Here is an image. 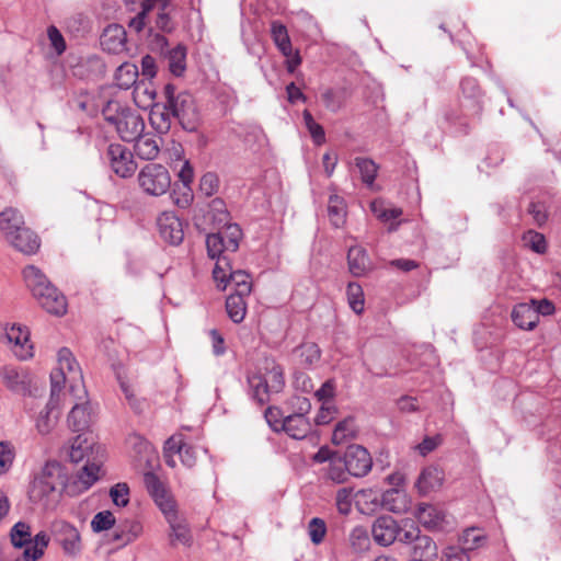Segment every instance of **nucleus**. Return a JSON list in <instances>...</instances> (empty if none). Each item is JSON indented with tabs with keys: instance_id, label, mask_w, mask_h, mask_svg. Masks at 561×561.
I'll use <instances>...</instances> for the list:
<instances>
[{
	"instance_id": "nucleus-30",
	"label": "nucleus",
	"mask_w": 561,
	"mask_h": 561,
	"mask_svg": "<svg viewBox=\"0 0 561 561\" xmlns=\"http://www.w3.org/2000/svg\"><path fill=\"white\" fill-rule=\"evenodd\" d=\"M443 480V472L438 468L427 467L420 473L415 482V488L421 494H427L439 488Z\"/></svg>"
},
{
	"instance_id": "nucleus-61",
	"label": "nucleus",
	"mask_w": 561,
	"mask_h": 561,
	"mask_svg": "<svg viewBox=\"0 0 561 561\" xmlns=\"http://www.w3.org/2000/svg\"><path fill=\"white\" fill-rule=\"evenodd\" d=\"M157 19L156 26L162 32H171L174 28V23L170 18L171 12V0H167L165 8L156 9Z\"/></svg>"
},
{
	"instance_id": "nucleus-48",
	"label": "nucleus",
	"mask_w": 561,
	"mask_h": 561,
	"mask_svg": "<svg viewBox=\"0 0 561 561\" xmlns=\"http://www.w3.org/2000/svg\"><path fill=\"white\" fill-rule=\"evenodd\" d=\"M322 101L327 110L336 113L345 102V91L343 89L329 88L322 92Z\"/></svg>"
},
{
	"instance_id": "nucleus-3",
	"label": "nucleus",
	"mask_w": 561,
	"mask_h": 561,
	"mask_svg": "<svg viewBox=\"0 0 561 561\" xmlns=\"http://www.w3.org/2000/svg\"><path fill=\"white\" fill-rule=\"evenodd\" d=\"M66 484L67 478L61 466L57 461H47L31 484L30 499L47 506L50 496L65 492Z\"/></svg>"
},
{
	"instance_id": "nucleus-38",
	"label": "nucleus",
	"mask_w": 561,
	"mask_h": 561,
	"mask_svg": "<svg viewBox=\"0 0 561 561\" xmlns=\"http://www.w3.org/2000/svg\"><path fill=\"white\" fill-rule=\"evenodd\" d=\"M461 93L465 99L472 103V108L476 113H480L482 110L481 98L482 91L479 87L478 81L471 77H465L460 81Z\"/></svg>"
},
{
	"instance_id": "nucleus-20",
	"label": "nucleus",
	"mask_w": 561,
	"mask_h": 561,
	"mask_svg": "<svg viewBox=\"0 0 561 561\" xmlns=\"http://www.w3.org/2000/svg\"><path fill=\"white\" fill-rule=\"evenodd\" d=\"M248 385L251 399L260 405L266 404L271 399V394L275 393L262 371L248 376Z\"/></svg>"
},
{
	"instance_id": "nucleus-39",
	"label": "nucleus",
	"mask_w": 561,
	"mask_h": 561,
	"mask_svg": "<svg viewBox=\"0 0 561 561\" xmlns=\"http://www.w3.org/2000/svg\"><path fill=\"white\" fill-rule=\"evenodd\" d=\"M272 38L285 57H290L293 53V46L286 26L277 21L271 24Z\"/></svg>"
},
{
	"instance_id": "nucleus-53",
	"label": "nucleus",
	"mask_w": 561,
	"mask_h": 561,
	"mask_svg": "<svg viewBox=\"0 0 561 561\" xmlns=\"http://www.w3.org/2000/svg\"><path fill=\"white\" fill-rule=\"evenodd\" d=\"M346 294L351 309L357 314L362 313L364 311V293L360 285L348 283Z\"/></svg>"
},
{
	"instance_id": "nucleus-16",
	"label": "nucleus",
	"mask_w": 561,
	"mask_h": 561,
	"mask_svg": "<svg viewBox=\"0 0 561 561\" xmlns=\"http://www.w3.org/2000/svg\"><path fill=\"white\" fill-rule=\"evenodd\" d=\"M103 50L110 54H121L126 50L127 34L119 24L107 25L100 37Z\"/></svg>"
},
{
	"instance_id": "nucleus-15",
	"label": "nucleus",
	"mask_w": 561,
	"mask_h": 561,
	"mask_svg": "<svg viewBox=\"0 0 561 561\" xmlns=\"http://www.w3.org/2000/svg\"><path fill=\"white\" fill-rule=\"evenodd\" d=\"M414 516L428 530H440L444 528L446 513L434 504L420 503L414 511Z\"/></svg>"
},
{
	"instance_id": "nucleus-46",
	"label": "nucleus",
	"mask_w": 561,
	"mask_h": 561,
	"mask_svg": "<svg viewBox=\"0 0 561 561\" xmlns=\"http://www.w3.org/2000/svg\"><path fill=\"white\" fill-rule=\"evenodd\" d=\"M11 543L15 549L26 548L31 543V527L27 523L18 522L10 533Z\"/></svg>"
},
{
	"instance_id": "nucleus-9",
	"label": "nucleus",
	"mask_w": 561,
	"mask_h": 561,
	"mask_svg": "<svg viewBox=\"0 0 561 561\" xmlns=\"http://www.w3.org/2000/svg\"><path fill=\"white\" fill-rule=\"evenodd\" d=\"M100 465L87 460L85 465L70 480L67 479L65 492L69 496H77L88 491L98 480Z\"/></svg>"
},
{
	"instance_id": "nucleus-60",
	"label": "nucleus",
	"mask_w": 561,
	"mask_h": 561,
	"mask_svg": "<svg viewBox=\"0 0 561 561\" xmlns=\"http://www.w3.org/2000/svg\"><path fill=\"white\" fill-rule=\"evenodd\" d=\"M352 493L353 489L342 488L337 490L335 495V505L340 514L347 515L352 511Z\"/></svg>"
},
{
	"instance_id": "nucleus-24",
	"label": "nucleus",
	"mask_w": 561,
	"mask_h": 561,
	"mask_svg": "<svg viewBox=\"0 0 561 561\" xmlns=\"http://www.w3.org/2000/svg\"><path fill=\"white\" fill-rule=\"evenodd\" d=\"M162 514L164 515L171 528V542L174 543L178 541L184 546H190L192 542L191 531L186 523L178 517L176 508H171L170 512H164Z\"/></svg>"
},
{
	"instance_id": "nucleus-52",
	"label": "nucleus",
	"mask_w": 561,
	"mask_h": 561,
	"mask_svg": "<svg viewBox=\"0 0 561 561\" xmlns=\"http://www.w3.org/2000/svg\"><path fill=\"white\" fill-rule=\"evenodd\" d=\"M206 248L207 253L211 259L218 260V257L225 256L222 255L224 252H228L226 241L224 240V234L219 232L207 234Z\"/></svg>"
},
{
	"instance_id": "nucleus-51",
	"label": "nucleus",
	"mask_w": 561,
	"mask_h": 561,
	"mask_svg": "<svg viewBox=\"0 0 561 561\" xmlns=\"http://www.w3.org/2000/svg\"><path fill=\"white\" fill-rule=\"evenodd\" d=\"M224 234V240L227 244V251L233 253L238 250L240 240L242 238V230L237 224L224 225V229L218 231Z\"/></svg>"
},
{
	"instance_id": "nucleus-19",
	"label": "nucleus",
	"mask_w": 561,
	"mask_h": 561,
	"mask_svg": "<svg viewBox=\"0 0 561 561\" xmlns=\"http://www.w3.org/2000/svg\"><path fill=\"white\" fill-rule=\"evenodd\" d=\"M12 237L16 240H13L11 238H5V240L18 251L31 255L38 251L41 242L39 238L35 232H33L30 228L26 226L22 229H20L18 232L12 233Z\"/></svg>"
},
{
	"instance_id": "nucleus-8",
	"label": "nucleus",
	"mask_w": 561,
	"mask_h": 561,
	"mask_svg": "<svg viewBox=\"0 0 561 561\" xmlns=\"http://www.w3.org/2000/svg\"><path fill=\"white\" fill-rule=\"evenodd\" d=\"M0 342L12 346V351L20 359L33 356V345L30 342V331L26 327L12 324L0 330Z\"/></svg>"
},
{
	"instance_id": "nucleus-55",
	"label": "nucleus",
	"mask_w": 561,
	"mask_h": 561,
	"mask_svg": "<svg viewBox=\"0 0 561 561\" xmlns=\"http://www.w3.org/2000/svg\"><path fill=\"white\" fill-rule=\"evenodd\" d=\"M327 535V524L320 517H313L308 523V536L310 541L318 546L320 545Z\"/></svg>"
},
{
	"instance_id": "nucleus-14",
	"label": "nucleus",
	"mask_w": 561,
	"mask_h": 561,
	"mask_svg": "<svg viewBox=\"0 0 561 561\" xmlns=\"http://www.w3.org/2000/svg\"><path fill=\"white\" fill-rule=\"evenodd\" d=\"M144 483L148 493L162 513L170 512L171 508L176 507L174 500L156 473L146 472L144 474Z\"/></svg>"
},
{
	"instance_id": "nucleus-36",
	"label": "nucleus",
	"mask_w": 561,
	"mask_h": 561,
	"mask_svg": "<svg viewBox=\"0 0 561 561\" xmlns=\"http://www.w3.org/2000/svg\"><path fill=\"white\" fill-rule=\"evenodd\" d=\"M248 295L230 294L226 299V310L230 320L240 323L247 314L245 297Z\"/></svg>"
},
{
	"instance_id": "nucleus-64",
	"label": "nucleus",
	"mask_w": 561,
	"mask_h": 561,
	"mask_svg": "<svg viewBox=\"0 0 561 561\" xmlns=\"http://www.w3.org/2000/svg\"><path fill=\"white\" fill-rule=\"evenodd\" d=\"M219 187V179L216 173H205L199 182V190L206 196H213Z\"/></svg>"
},
{
	"instance_id": "nucleus-59",
	"label": "nucleus",
	"mask_w": 561,
	"mask_h": 561,
	"mask_svg": "<svg viewBox=\"0 0 561 561\" xmlns=\"http://www.w3.org/2000/svg\"><path fill=\"white\" fill-rule=\"evenodd\" d=\"M110 496L114 505L125 507L129 503V486L124 482L116 483L111 488Z\"/></svg>"
},
{
	"instance_id": "nucleus-7",
	"label": "nucleus",
	"mask_w": 561,
	"mask_h": 561,
	"mask_svg": "<svg viewBox=\"0 0 561 561\" xmlns=\"http://www.w3.org/2000/svg\"><path fill=\"white\" fill-rule=\"evenodd\" d=\"M111 170L122 179H128L137 170L131 151L121 144H111L105 153Z\"/></svg>"
},
{
	"instance_id": "nucleus-11",
	"label": "nucleus",
	"mask_w": 561,
	"mask_h": 561,
	"mask_svg": "<svg viewBox=\"0 0 561 561\" xmlns=\"http://www.w3.org/2000/svg\"><path fill=\"white\" fill-rule=\"evenodd\" d=\"M53 534L55 540L62 547L68 556H77L81 552V537L79 530L65 520H58L53 524Z\"/></svg>"
},
{
	"instance_id": "nucleus-18",
	"label": "nucleus",
	"mask_w": 561,
	"mask_h": 561,
	"mask_svg": "<svg viewBox=\"0 0 561 561\" xmlns=\"http://www.w3.org/2000/svg\"><path fill=\"white\" fill-rule=\"evenodd\" d=\"M58 368L69 377V387L71 385L84 387L81 368L72 352L67 347L58 351Z\"/></svg>"
},
{
	"instance_id": "nucleus-47",
	"label": "nucleus",
	"mask_w": 561,
	"mask_h": 561,
	"mask_svg": "<svg viewBox=\"0 0 561 561\" xmlns=\"http://www.w3.org/2000/svg\"><path fill=\"white\" fill-rule=\"evenodd\" d=\"M229 272L233 271L227 256L218 257L213 270V277L221 290H226L229 286Z\"/></svg>"
},
{
	"instance_id": "nucleus-54",
	"label": "nucleus",
	"mask_w": 561,
	"mask_h": 561,
	"mask_svg": "<svg viewBox=\"0 0 561 561\" xmlns=\"http://www.w3.org/2000/svg\"><path fill=\"white\" fill-rule=\"evenodd\" d=\"M300 363L306 367H311L319 362L321 352L316 343H305L299 347Z\"/></svg>"
},
{
	"instance_id": "nucleus-63",
	"label": "nucleus",
	"mask_w": 561,
	"mask_h": 561,
	"mask_svg": "<svg viewBox=\"0 0 561 561\" xmlns=\"http://www.w3.org/2000/svg\"><path fill=\"white\" fill-rule=\"evenodd\" d=\"M209 214H211L213 219L220 225H226L229 221V213L221 198H214L209 203Z\"/></svg>"
},
{
	"instance_id": "nucleus-35",
	"label": "nucleus",
	"mask_w": 561,
	"mask_h": 561,
	"mask_svg": "<svg viewBox=\"0 0 561 561\" xmlns=\"http://www.w3.org/2000/svg\"><path fill=\"white\" fill-rule=\"evenodd\" d=\"M167 0H142L140 12L129 21V27L139 33L147 24L148 15L153 9L165 8Z\"/></svg>"
},
{
	"instance_id": "nucleus-40",
	"label": "nucleus",
	"mask_w": 561,
	"mask_h": 561,
	"mask_svg": "<svg viewBox=\"0 0 561 561\" xmlns=\"http://www.w3.org/2000/svg\"><path fill=\"white\" fill-rule=\"evenodd\" d=\"M459 541L461 543L460 548L468 553L482 547L486 541V536L482 529L470 527L462 531Z\"/></svg>"
},
{
	"instance_id": "nucleus-29",
	"label": "nucleus",
	"mask_w": 561,
	"mask_h": 561,
	"mask_svg": "<svg viewBox=\"0 0 561 561\" xmlns=\"http://www.w3.org/2000/svg\"><path fill=\"white\" fill-rule=\"evenodd\" d=\"M412 560L435 561L438 557V547L432 537L420 535L411 548Z\"/></svg>"
},
{
	"instance_id": "nucleus-57",
	"label": "nucleus",
	"mask_w": 561,
	"mask_h": 561,
	"mask_svg": "<svg viewBox=\"0 0 561 561\" xmlns=\"http://www.w3.org/2000/svg\"><path fill=\"white\" fill-rule=\"evenodd\" d=\"M115 524V517L110 511L96 513L91 520V528L94 533H101L111 529Z\"/></svg>"
},
{
	"instance_id": "nucleus-41",
	"label": "nucleus",
	"mask_w": 561,
	"mask_h": 561,
	"mask_svg": "<svg viewBox=\"0 0 561 561\" xmlns=\"http://www.w3.org/2000/svg\"><path fill=\"white\" fill-rule=\"evenodd\" d=\"M421 535V530L414 522L404 519L398 523L397 538L396 541L405 546L413 547L417 537Z\"/></svg>"
},
{
	"instance_id": "nucleus-5",
	"label": "nucleus",
	"mask_w": 561,
	"mask_h": 561,
	"mask_svg": "<svg viewBox=\"0 0 561 561\" xmlns=\"http://www.w3.org/2000/svg\"><path fill=\"white\" fill-rule=\"evenodd\" d=\"M70 393L78 399L69 412L68 424L73 432H84L92 423V412L85 387L71 385Z\"/></svg>"
},
{
	"instance_id": "nucleus-10",
	"label": "nucleus",
	"mask_w": 561,
	"mask_h": 561,
	"mask_svg": "<svg viewBox=\"0 0 561 561\" xmlns=\"http://www.w3.org/2000/svg\"><path fill=\"white\" fill-rule=\"evenodd\" d=\"M348 471L354 478L367 476L373 468V458L369 451L362 445H351L342 455Z\"/></svg>"
},
{
	"instance_id": "nucleus-26",
	"label": "nucleus",
	"mask_w": 561,
	"mask_h": 561,
	"mask_svg": "<svg viewBox=\"0 0 561 561\" xmlns=\"http://www.w3.org/2000/svg\"><path fill=\"white\" fill-rule=\"evenodd\" d=\"M25 227L23 215L13 207H8L0 213V231L4 238H11L12 233L18 232L20 229Z\"/></svg>"
},
{
	"instance_id": "nucleus-21",
	"label": "nucleus",
	"mask_w": 561,
	"mask_h": 561,
	"mask_svg": "<svg viewBox=\"0 0 561 561\" xmlns=\"http://www.w3.org/2000/svg\"><path fill=\"white\" fill-rule=\"evenodd\" d=\"M511 317L514 324L522 330L530 331L539 322V317L530 302H520L514 306Z\"/></svg>"
},
{
	"instance_id": "nucleus-28",
	"label": "nucleus",
	"mask_w": 561,
	"mask_h": 561,
	"mask_svg": "<svg viewBox=\"0 0 561 561\" xmlns=\"http://www.w3.org/2000/svg\"><path fill=\"white\" fill-rule=\"evenodd\" d=\"M282 431L294 439H304L311 432V423L308 417L288 414L283 420Z\"/></svg>"
},
{
	"instance_id": "nucleus-62",
	"label": "nucleus",
	"mask_w": 561,
	"mask_h": 561,
	"mask_svg": "<svg viewBox=\"0 0 561 561\" xmlns=\"http://www.w3.org/2000/svg\"><path fill=\"white\" fill-rule=\"evenodd\" d=\"M242 141L248 146H252L254 144L261 146L265 141L264 130L256 124H247Z\"/></svg>"
},
{
	"instance_id": "nucleus-44",
	"label": "nucleus",
	"mask_w": 561,
	"mask_h": 561,
	"mask_svg": "<svg viewBox=\"0 0 561 561\" xmlns=\"http://www.w3.org/2000/svg\"><path fill=\"white\" fill-rule=\"evenodd\" d=\"M354 164L358 169L363 183L370 187L376 180L378 165L370 158L364 157H356Z\"/></svg>"
},
{
	"instance_id": "nucleus-34",
	"label": "nucleus",
	"mask_w": 561,
	"mask_h": 561,
	"mask_svg": "<svg viewBox=\"0 0 561 561\" xmlns=\"http://www.w3.org/2000/svg\"><path fill=\"white\" fill-rule=\"evenodd\" d=\"M186 47L178 44L163 54L168 60L170 71L176 77L182 76L186 69Z\"/></svg>"
},
{
	"instance_id": "nucleus-58",
	"label": "nucleus",
	"mask_w": 561,
	"mask_h": 561,
	"mask_svg": "<svg viewBox=\"0 0 561 561\" xmlns=\"http://www.w3.org/2000/svg\"><path fill=\"white\" fill-rule=\"evenodd\" d=\"M180 450V436L172 435L165 440L163 446V458L169 467L174 468L176 466L174 456L178 455V451Z\"/></svg>"
},
{
	"instance_id": "nucleus-42",
	"label": "nucleus",
	"mask_w": 561,
	"mask_h": 561,
	"mask_svg": "<svg viewBox=\"0 0 561 561\" xmlns=\"http://www.w3.org/2000/svg\"><path fill=\"white\" fill-rule=\"evenodd\" d=\"M356 434L355 419L353 416L345 417L336 423L333 434L332 443L341 445L347 439L353 438Z\"/></svg>"
},
{
	"instance_id": "nucleus-17",
	"label": "nucleus",
	"mask_w": 561,
	"mask_h": 561,
	"mask_svg": "<svg viewBox=\"0 0 561 561\" xmlns=\"http://www.w3.org/2000/svg\"><path fill=\"white\" fill-rule=\"evenodd\" d=\"M397 529V520L391 516H380L373 524L371 536L378 545L387 547L396 542Z\"/></svg>"
},
{
	"instance_id": "nucleus-12",
	"label": "nucleus",
	"mask_w": 561,
	"mask_h": 561,
	"mask_svg": "<svg viewBox=\"0 0 561 561\" xmlns=\"http://www.w3.org/2000/svg\"><path fill=\"white\" fill-rule=\"evenodd\" d=\"M0 377L11 392L23 397L32 393V378L25 369L11 365L3 366L0 369Z\"/></svg>"
},
{
	"instance_id": "nucleus-45",
	"label": "nucleus",
	"mask_w": 561,
	"mask_h": 561,
	"mask_svg": "<svg viewBox=\"0 0 561 561\" xmlns=\"http://www.w3.org/2000/svg\"><path fill=\"white\" fill-rule=\"evenodd\" d=\"M328 215L332 225L341 227L345 221L346 210L344 199L337 195H331L328 202Z\"/></svg>"
},
{
	"instance_id": "nucleus-50",
	"label": "nucleus",
	"mask_w": 561,
	"mask_h": 561,
	"mask_svg": "<svg viewBox=\"0 0 561 561\" xmlns=\"http://www.w3.org/2000/svg\"><path fill=\"white\" fill-rule=\"evenodd\" d=\"M66 381L69 382V377L66 375V373H64L59 368H57L56 370H54L50 374V382H51L50 398H49V407L50 408L58 407L59 394H60V391Z\"/></svg>"
},
{
	"instance_id": "nucleus-31",
	"label": "nucleus",
	"mask_w": 561,
	"mask_h": 561,
	"mask_svg": "<svg viewBox=\"0 0 561 561\" xmlns=\"http://www.w3.org/2000/svg\"><path fill=\"white\" fill-rule=\"evenodd\" d=\"M93 439L84 434H78L71 442L69 458L72 462H80L87 458L90 460V454L93 453Z\"/></svg>"
},
{
	"instance_id": "nucleus-25",
	"label": "nucleus",
	"mask_w": 561,
	"mask_h": 561,
	"mask_svg": "<svg viewBox=\"0 0 561 561\" xmlns=\"http://www.w3.org/2000/svg\"><path fill=\"white\" fill-rule=\"evenodd\" d=\"M134 142V151L139 159L151 161L159 156L160 142L154 135L141 134Z\"/></svg>"
},
{
	"instance_id": "nucleus-2",
	"label": "nucleus",
	"mask_w": 561,
	"mask_h": 561,
	"mask_svg": "<svg viewBox=\"0 0 561 561\" xmlns=\"http://www.w3.org/2000/svg\"><path fill=\"white\" fill-rule=\"evenodd\" d=\"M163 96L167 106L171 110V116L187 131L197 128L199 113L194 96L186 91H178L176 88L167 83L163 88Z\"/></svg>"
},
{
	"instance_id": "nucleus-37",
	"label": "nucleus",
	"mask_w": 561,
	"mask_h": 561,
	"mask_svg": "<svg viewBox=\"0 0 561 561\" xmlns=\"http://www.w3.org/2000/svg\"><path fill=\"white\" fill-rule=\"evenodd\" d=\"M138 67L131 62H123L115 72V83L122 90L130 89L138 79Z\"/></svg>"
},
{
	"instance_id": "nucleus-49",
	"label": "nucleus",
	"mask_w": 561,
	"mask_h": 561,
	"mask_svg": "<svg viewBox=\"0 0 561 561\" xmlns=\"http://www.w3.org/2000/svg\"><path fill=\"white\" fill-rule=\"evenodd\" d=\"M229 285L233 286V294L250 295L252 290L250 275L241 270L229 272Z\"/></svg>"
},
{
	"instance_id": "nucleus-23",
	"label": "nucleus",
	"mask_w": 561,
	"mask_h": 561,
	"mask_svg": "<svg viewBox=\"0 0 561 561\" xmlns=\"http://www.w3.org/2000/svg\"><path fill=\"white\" fill-rule=\"evenodd\" d=\"M259 371H262L275 393L283 391L285 387L284 368L274 358H264L263 365Z\"/></svg>"
},
{
	"instance_id": "nucleus-32",
	"label": "nucleus",
	"mask_w": 561,
	"mask_h": 561,
	"mask_svg": "<svg viewBox=\"0 0 561 561\" xmlns=\"http://www.w3.org/2000/svg\"><path fill=\"white\" fill-rule=\"evenodd\" d=\"M350 272L354 276H362L369 270V257L362 247H352L347 253Z\"/></svg>"
},
{
	"instance_id": "nucleus-6",
	"label": "nucleus",
	"mask_w": 561,
	"mask_h": 561,
	"mask_svg": "<svg viewBox=\"0 0 561 561\" xmlns=\"http://www.w3.org/2000/svg\"><path fill=\"white\" fill-rule=\"evenodd\" d=\"M112 123L122 140L133 142L144 133L145 122L140 114L131 110H123L115 116L107 118Z\"/></svg>"
},
{
	"instance_id": "nucleus-1",
	"label": "nucleus",
	"mask_w": 561,
	"mask_h": 561,
	"mask_svg": "<svg viewBox=\"0 0 561 561\" xmlns=\"http://www.w3.org/2000/svg\"><path fill=\"white\" fill-rule=\"evenodd\" d=\"M23 278L26 287L43 309L55 316L66 313V297L50 283L38 267L27 265L23 270Z\"/></svg>"
},
{
	"instance_id": "nucleus-43",
	"label": "nucleus",
	"mask_w": 561,
	"mask_h": 561,
	"mask_svg": "<svg viewBox=\"0 0 561 561\" xmlns=\"http://www.w3.org/2000/svg\"><path fill=\"white\" fill-rule=\"evenodd\" d=\"M348 541L353 552L358 554L368 551L370 548V537L364 526L354 527L348 535Z\"/></svg>"
},
{
	"instance_id": "nucleus-13",
	"label": "nucleus",
	"mask_w": 561,
	"mask_h": 561,
	"mask_svg": "<svg viewBox=\"0 0 561 561\" xmlns=\"http://www.w3.org/2000/svg\"><path fill=\"white\" fill-rule=\"evenodd\" d=\"M160 237L171 245H179L184 239L182 220L174 211H163L157 218Z\"/></svg>"
},
{
	"instance_id": "nucleus-4",
	"label": "nucleus",
	"mask_w": 561,
	"mask_h": 561,
	"mask_svg": "<svg viewBox=\"0 0 561 561\" xmlns=\"http://www.w3.org/2000/svg\"><path fill=\"white\" fill-rule=\"evenodd\" d=\"M137 184L144 195L160 197L169 192L171 175L163 164L150 162L139 170Z\"/></svg>"
},
{
	"instance_id": "nucleus-22",
	"label": "nucleus",
	"mask_w": 561,
	"mask_h": 561,
	"mask_svg": "<svg viewBox=\"0 0 561 561\" xmlns=\"http://www.w3.org/2000/svg\"><path fill=\"white\" fill-rule=\"evenodd\" d=\"M149 119L153 129L160 135L168 134L173 121H175L174 117L171 116V110L167 106L165 100L163 103H156L152 106Z\"/></svg>"
},
{
	"instance_id": "nucleus-33",
	"label": "nucleus",
	"mask_w": 561,
	"mask_h": 561,
	"mask_svg": "<svg viewBox=\"0 0 561 561\" xmlns=\"http://www.w3.org/2000/svg\"><path fill=\"white\" fill-rule=\"evenodd\" d=\"M325 478L335 484L347 483L352 477L342 455L333 458L325 468Z\"/></svg>"
},
{
	"instance_id": "nucleus-27",
	"label": "nucleus",
	"mask_w": 561,
	"mask_h": 561,
	"mask_svg": "<svg viewBox=\"0 0 561 561\" xmlns=\"http://www.w3.org/2000/svg\"><path fill=\"white\" fill-rule=\"evenodd\" d=\"M380 504L388 512L402 514L409 510L410 501L403 491L389 489L381 494Z\"/></svg>"
},
{
	"instance_id": "nucleus-56",
	"label": "nucleus",
	"mask_w": 561,
	"mask_h": 561,
	"mask_svg": "<svg viewBox=\"0 0 561 561\" xmlns=\"http://www.w3.org/2000/svg\"><path fill=\"white\" fill-rule=\"evenodd\" d=\"M56 409L57 408H50L49 401H48L45 409L43 411H41L39 415L36 419V428H37L38 433L45 435V434H48L53 430V427L55 425V420L57 419V415L51 416V413Z\"/></svg>"
}]
</instances>
